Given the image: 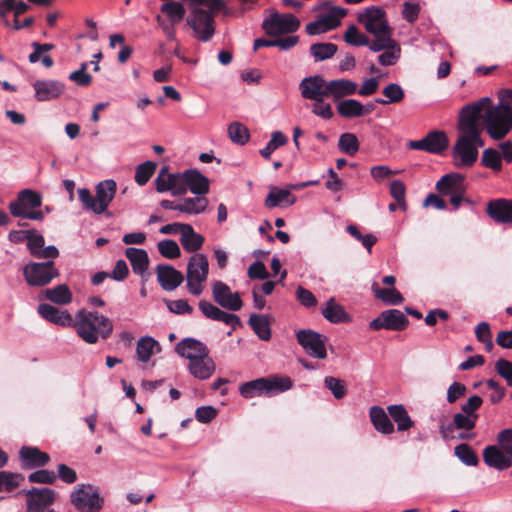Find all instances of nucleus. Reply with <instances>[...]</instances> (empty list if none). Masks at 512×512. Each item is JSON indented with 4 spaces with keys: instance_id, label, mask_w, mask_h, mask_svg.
I'll return each mask as SVG.
<instances>
[{
    "instance_id": "f257e3e1",
    "label": "nucleus",
    "mask_w": 512,
    "mask_h": 512,
    "mask_svg": "<svg viewBox=\"0 0 512 512\" xmlns=\"http://www.w3.org/2000/svg\"><path fill=\"white\" fill-rule=\"evenodd\" d=\"M487 99L469 103L461 108L458 115V136L452 148L454 165L458 168L472 167L478 160L479 148L485 145L482 138V126L479 122L480 111Z\"/></svg>"
},
{
    "instance_id": "f03ea898",
    "label": "nucleus",
    "mask_w": 512,
    "mask_h": 512,
    "mask_svg": "<svg viewBox=\"0 0 512 512\" xmlns=\"http://www.w3.org/2000/svg\"><path fill=\"white\" fill-rule=\"evenodd\" d=\"M482 99L490 101L484 104L480 111L479 122L482 131L485 130L493 140L504 139L512 130V107L504 103V98H501V102L497 105H494L489 97Z\"/></svg>"
},
{
    "instance_id": "7ed1b4c3",
    "label": "nucleus",
    "mask_w": 512,
    "mask_h": 512,
    "mask_svg": "<svg viewBox=\"0 0 512 512\" xmlns=\"http://www.w3.org/2000/svg\"><path fill=\"white\" fill-rule=\"evenodd\" d=\"M72 326L75 327L78 336L88 344H95L99 336L107 339L113 331V324L108 317L85 310L77 313Z\"/></svg>"
},
{
    "instance_id": "20e7f679",
    "label": "nucleus",
    "mask_w": 512,
    "mask_h": 512,
    "mask_svg": "<svg viewBox=\"0 0 512 512\" xmlns=\"http://www.w3.org/2000/svg\"><path fill=\"white\" fill-rule=\"evenodd\" d=\"M116 191V182L112 179H107L95 186V195L87 188H79L77 193L83 208L99 215L106 213L109 204L116 195Z\"/></svg>"
},
{
    "instance_id": "39448f33",
    "label": "nucleus",
    "mask_w": 512,
    "mask_h": 512,
    "mask_svg": "<svg viewBox=\"0 0 512 512\" xmlns=\"http://www.w3.org/2000/svg\"><path fill=\"white\" fill-rule=\"evenodd\" d=\"M293 382L289 377L271 376L262 377L240 385L239 391L244 398H253L256 396L276 395L291 389Z\"/></svg>"
},
{
    "instance_id": "423d86ee",
    "label": "nucleus",
    "mask_w": 512,
    "mask_h": 512,
    "mask_svg": "<svg viewBox=\"0 0 512 512\" xmlns=\"http://www.w3.org/2000/svg\"><path fill=\"white\" fill-rule=\"evenodd\" d=\"M42 205L41 195L31 189L21 190L17 198L9 203V211L12 216L41 221L44 213L36 210Z\"/></svg>"
},
{
    "instance_id": "0eeeda50",
    "label": "nucleus",
    "mask_w": 512,
    "mask_h": 512,
    "mask_svg": "<svg viewBox=\"0 0 512 512\" xmlns=\"http://www.w3.org/2000/svg\"><path fill=\"white\" fill-rule=\"evenodd\" d=\"M209 273V262L207 256L202 253H195L187 264V289L194 295L199 296L204 290V283Z\"/></svg>"
},
{
    "instance_id": "6e6552de",
    "label": "nucleus",
    "mask_w": 512,
    "mask_h": 512,
    "mask_svg": "<svg viewBox=\"0 0 512 512\" xmlns=\"http://www.w3.org/2000/svg\"><path fill=\"white\" fill-rule=\"evenodd\" d=\"M70 502L78 512H99L104 500L91 484H78L70 494Z\"/></svg>"
},
{
    "instance_id": "1a4fd4ad",
    "label": "nucleus",
    "mask_w": 512,
    "mask_h": 512,
    "mask_svg": "<svg viewBox=\"0 0 512 512\" xmlns=\"http://www.w3.org/2000/svg\"><path fill=\"white\" fill-rule=\"evenodd\" d=\"M23 276L29 286L43 287L59 276L53 260L31 262L23 268Z\"/></svg>"
},
{
    "instance_id": "9d476101",
    "label": "nucleus",
    "mask_w": 512,
    "mask_h": 512,
    "mask_svg": "<svg viewBox=\"0 0 512 512\" xmlns=\"http://www.w3.org/2000/svg\"><path fill=\"white\" fill-rule=\"evenodd\" d=\"M26 512H57L51 508L57 493L51 488H36L25 492Z\"/></svg>"
},
{
    "instance_id": "9b49d317",
    "label": "nucleus",
    "mask_w": 512,
    "mask_h": 512,
    "mask_svg": "<svg viewBox=\"0 0 512 512\" xmlns=\"http://www.w3.org/2000/svg\"><path fill=\"white\" fill-rule=\"evenodd\" d=\"M296 338L309 356L318 359L327 357L325 346L327 338L324 335L311 329H302L297 332Z\"/></svg>"
},
{
    "instance_id": "f8f14e48",
    "label": "nucleus",
    "mask_w": 512,
    "mask_h": 512,
    "mask_svg": "<svg viewBox=\"0 0 512 512\" xmlns=\"http://www.w3.org/2000/svg\"><path fill=\"white\" fill-rule=\"evenodd\" d=\"M187 24L195 32L196 38L201 42L209 41L214 33V17L202 8H195L192 16L187 19Z\"/></svg>"
},
{
    "instance_id": "ddd939ff",
    "label": "nucleus",
    "mask_w": 512,
    "mask_h": 512,
    "mask_svg": "<svg viewBox=\"0 0 512 512\" xmlns=\"http://www.w3.org/2000/svg\"><path fill=\"white\" fill-rule=\"evenodd\" d=\"M262 27L267 35L278 36L297 31L300 27V21L292 14L275 13L263 21Z\"/></svg>"
},
{
    "instance_id": "4468645a",
    "label": "nucleus",
    "mask_w": 512,
    "mask_h": 512,
    "mask_svg": "<svg viewBox=\"0 0 512 512\" xmlns=\"http://www.w3.org/2000/svg\"><path fill=\"white\" fill-rule=\"evenodd\" d=\"M409 325V319L403 312L397 309H389L381 312L377 318L369 323L371 330L387 329L392 331H403Z\"/></svg>"
},
{
    "instance_id": "2eb2a0df",
    "label": "nucleus",
    "mask_w": 512,
    "mask_h": 512,
    "mask_svg": "<svg viewBox=\"0 0 512 512\" xmlns=\"http://www.w3.org/2000/svg\"><path fill=\"white\" fill-rule=\"evenodd\" d=\"M357 20L370 34H378L392 29L386 19L385 11L378 6L366 8L362 13L358 14Z\"/></svg>"
},
{
    "instance_id": "dca6fc26",
    "label": "nucleus",
    "mask_w": 512,
    "mask_h": 512,
    "mask_svg": "<svg viewBox=\"0 0 512 512\" xmlns=\"http://www.w3.org/2000/svg\"><path fill=\"white\" fill-rule=\"evenodd\" d=\"M212 296L219 306L230 311H239L243 306L240 294L238 292L233 293L230 287L222 281L213 283Z\"/></svg>"
},
{
    "instance_id": "f3484780",
    "label": "nucleus",
    "mask_w": 512,
    "mask_h": 512,
    "mask_svg": "<svg viewBox=\"0 0 512 512\" xmlns=\"http://www.w3.org/2000/svg\"><path fill=\"white\" fill-rule=\"evenodd\" d=\"M327 83L322 76L315 75L304 78L300 84L299 89L301 96L308 100H319L327 98L326 88Z\"/></svg>"
},
{
    "instance_id": "a211bd4d",
    "label": "nucleus",
    "mask_w": 512,
    "mask_h": 512,
    "mask_svg": "<svg viewBox=\"0 0 512 512\" xmlns=\"http://www.w3.org/2000/svg\"><path fill=\"white\" fill-rule=\"evenodd\" d=\"M486 213L497 223H512V200L493 199L487 203Z\"/></svg>"
},
{
    "instance_id": "6ab92c4d",
    "label": "nucleus",
    "mask_w": 512,
    "mask_h": 512,
    "mask_svg": "<svg viewBox=\"0 0 512 512\" xmlns=\"http://www.w3.org/2000/svg\"><path fill=\"white\" fill-rule=\"evenodd\" d=\"M175 351L179 356L188 359V362L193 361L194 357L198 359L199 357L209 354L208 347L194 338L182 339L176 344Z\"/></svg>"
},
{
    "instance_id": "aec40b11",
    "label": "nucleus",
    "mask_w": 512,
    "mask_h": 512,
    "mask_svg": "<svg viewBox=\"0 0 512 512\" xmlns=\"http://www.w3.org/2000/svg\"><path fill=\"white\" fill-rule=\"evenodd\" d=\"M156 274L160 286L166 291L175 290L184 280L182 273L171 265H158L156 267Z\"/></svg>"
},
{
    "instance_id": "412c9836",
    "label": "nucleus",
    "mask_w": 512,
    "mask_h": 512,
    "mask_svg": "<svg viewBox=\"0 0 512 512\" xmlns=\"http://www.w3.org/2000/svg\"><path fill=\"white\" fill-rule=\"evenodd\" d=\"M358 84L349 79H334L327 83V98L331 97L335 102L341 101L344 97L352 96L357 92Z\"/></svg>"
},
{
    "instance_id": "4be33fe9",
    "label": "nucleus",
    "mask_w": 512,
    "mask_h": 512,
    "mask_svg": "<svg viewBox=\"0 0 512 512\" xmlns=\"http://www.w3.org/2000/svg\"><path fill=\"white\" fill-rule=\"evenodd\" d=\"M22 467L35 469L45 466L50 461V456L37 447L23 446L19 451Z\"/></svg>"
},
{
    "instance_id": "5701e85b",
    "label": "nucleus",
    "mask_w": 512,
    "mask_h": 512,
    "mask_svg": "<svg viewBox=\"0 0 512 512\" xmlns=\"http://www.w3.org/2000/svg\"><path fill=\"white\" fill-rule=\"evenodd\" d=\"M38 101H50L58 98L64 91V84L56 80H37L33 84Z\"/></svg>"
},
{
    "instance_id": "b1692460",
    "label": "nucleus",
    "mask_w": 512,
    "mask_h": 512,
    "mask_svg": "<svg viewBox=\"0 0 512 512\" xmlns=\"http://www.w3.org/2000/svg\"><path fill=\"white\" fill-rule=\"evenodd\" d=\"M483 460L491 468L503 471L512 467L511 459L498 445H489L483 450Z\"/></svg>"
},
{
    "instance_id": "393cba45",
    "label": "nucleus",
    "mask_w": 512,
    "mask_h": 512,
    "mask_svg": "<svg viewBox=\"0 0 512 512\" xmlns=\"http://www.w3.org/2000/svg\"><path fill=\"white\" fill-rule=\"evenodd\" d=\"M37 310L43 319L53 324L63 327H69L73 324L72 316L67 310H60L47 303L40 304Z\"/></svg>"
},
{
    "instance_id": "a878e982",
    "label": "nucleus",
    "mask_w": 512,
    "mask_h": 512,
    "mask_svg": "<svg viewBox=\"0 0 512 512\" xmlns=\"http://www.w3.org/2000/svg\"><path fill=\"white\" fill-rule=\"evenodd\" d=\"M187 369L189 373L196 379L206 380L209 379L215 372L216 365L214 360L207 354L193 361L188 362Z\"/></svg>"
},
{
    "instance_id": "bb28decb",
    "label": "nucleus",
    "mask_w": 512,
    "mask_h": 512,
    "mask_svg": "<svg viewBox=\"0 0 512 512\" xmlns=\"http://www.w3.org/2000/svg\"><path fill=\"white\" fill-rule=\"evenodd\" d=\"M464 179L459 173H449L437 181L435 188L441 196L449 197L465 188Z\"/></svg>"
},
{
    "instance_id": "cd10ccee",
    "label": "nucleus",
    "mask_w": 512,
    "mask_h": 512,
    "mask_svg": "<svg viewBox=\"0 0 512 512\" xmlns=\"http://www.w3.org/2000/svg\"><path fill=\"white\" fill-rule=\"evenodd\" d=\"M296 202V197L290 192V189H281L271 187L268 195L264 200V205L268 209L278 206L288 207Z\"/></svg>"
},
{
    "instance_id": "c85d7f7f",
    "label": "nucleus",
    "mask_w": 512,
    "mask_h": 512,
    "mask_svg": "<svg viewBox=\"0 0 512 512\" xmlns=\"http://www.w3.org/2000/svg\"><path fill=\"white\" fill-rule=\"evenodd\" d=\"M370 420L374 428L382 434H392L395 429L388 414L380 406H372L369 410Z\"/></svg>"
},
{
    "instance_id": "c756f323",
    "label": "nucleus",
    "mask_w": 512,
    "mask_h": 512,
    "mask_svg": "<svg viewBox=\"0 0 512 512\" xmlns=\"http://www.w3.org/2000/svg\"><path fill=\"white\" fill-rule=\"evenodd\" d=\"M188 180V190L191 193L205 197V195L210 190V181L197 169H188V176L186 177Z\"/></svg>"
},
{
    "instance_id": "7c9ffc66",
    "label": "nucleus",
    "mask_w": 512,
    "mask_h": 512,
    "mask_svg": "<svg viewBox=\"0 0 512 512\" xmlns=\"http://www.w3.org/2000/svg\"><path fill=\"white\" fill-rule=\"evenodd\" d=\"M125 256L130 261L135 274L143 276L149 266V256L146 250L140 248H127Z\"/></svg>"
},
{
    "instance_id": "2f4dec72",
    "label": "nucleus",
    "mask_w": 512,
    "mask_h": 512,
    "mask_svg": "<svg viewBox=\"0 0 512 512\" xmlns=\"http://www.w3.org/2000/svg\"><path fill=\"white\" fill-rule=\"evenodd\" d=\"M387 411L392 420L397 424L398 431L404 432L414 426V421L402 404L389 405Z\"/></svg>"
},
{
    "instance_id": "473e14b6",
    "label": "nucleus",
    "mask_w": 512,
    "mask_h": 512,
    "mask_svg": "<svg viewBox=\"0 0 512 512\" xmlns=\"http://www.w3.org/2000/svg\"><path fill=\"white\" fill-rule=\"evenodd\" d=\"M180 242L185 251L195 253L202 248L204 237L196 233L190 224H186L181 234Z\"/></svg>"
},
{
    "instance_id": "72a5a7b5",
    "label": "nucleus",
    "mask_w": 512,
    "mask_h": 512,
    "mask_svg": "<svg viewBox=\"0 0 512 512\" xmlns=\"http://www.w3.org/2000/svg\"><path fill=\"white\" fill-rule=\"evenodd\" d=\"M427 152L441 154L449 146V139L444 131L434 130L425 136Z\"/></svg>"
},
{
    "instance_id": "f704fd0d",
    "label": "nucleus",
    "mask_w": 512,
    "mask_h": 512,
    "mask_svg": "<svg viewBox=\"0 0 512 512\" xmlns=\"http://www.w3.org/2000/svg\"><path fill=\"white\" fill-rule=\"evenodd\" d=\"M248 324L259 339L263 341H269L271 339L270 321L267 315L251 314Z\"/></svg>"
},
{
    "instance_id": "c9c22d12",
    "label": "nucleus",
    "mask_w": 512,
    "mask_h": 512,
    "mask_svg": "<svg viewBox=\"0 0 512 512\" xmlns=\"http://www.w3.org/2000/svg\"><path fill=\"white\" fill-rule=\"evenodd\" d=\"M322 315L331 323H345L350 320L349 315L333 297L326 302V306L322 309Z\"/></svg>"
},
{
    "instance_id": "e433bc0d",
    "label": "nucleus",
    "mask_w": 512,
    "mask_h": 512,
    "mask_svg": "<svg viewBox=\"0 0 512 512\" xmlns=\"http://www.w3.org/2000/svg\"><path fill=\"white\" fill-rule=\"evenodd\" d=\"M208 203L209 201L206 197H186L179 201L180 212L189 215H198L206 210Z\"/></svg>"
},
{
    "instance_id": "4c0bfd02",
    "label": "nucleus",
    "mask_w": 512,
    "mask_h": 512,
    "mask_svg": "<svg viewBox=\"0 0 512 512\" xmlns=\"http://www.w3.org/2000/svg\"><path fill=\"white\" fill-rule=\"evenodd\" d=\"M44 295L46 299L58 305H66L72 301L71 291L66 284H60L54 288L46 289Z\"/></svg>"
},
{
    "instance_id": "58836bf2",
    "label": "nucleus",
    "mask_w": 512,
    "mask_h": 512,
    "mask_svg": "<svg viewBox=\"0 0 512 512\" xmlns=\"http://www.w3.org/2000/svg\"><path fill=\"white\" fill-rule=\"evenodd\" d=\"M372 291L376 298L386 304L399 305L404 301L402 294L395 288H380L377 283H373Z\"/></svg>"
},
{
    "instance_id": "ea45409f",
    "label": "nucleus",
    "mask_w": 512,
    "mask_h": 512,
    "mask_svg": "<svg viewBox=\"0 0 512 512\" xmlns=\"http://www.w3.org/2000/svg\"><path fill=\"white\" fill-rule=\"evenodd\" d=\"M393 29L387 30L386 32H380L378 34H373L375 39L370 40L369 43L365 46H368L370 50L374 52H379L382 50H387L391 47H395L398 43L396 40L392 38Z\"/></svg>"
},
{
    "instance_id": "a19ab883",
    "label": "nucleus",
    "mask_w": 512,
    "mask_h": 512,
    "mask_svg": "<svg viewBox=\"0 0 512 512\" xmlns=\"http://www.w3.org/2000/svg\"><path fill=\"white\" fill-rule=\"evenodd\" d=\"M337 113L343 118L361 117L362 103L356 99H344L336 105Z\"/></svg>"
},
{
    "instance_id": "79ce46f5",
    "label": "nucleus",
    "mask_w": 512,
    "mask_h": 512,
    "mask_svg": "<svg viewBox=\"0 0 512 512\" xmlns=\"http://www.w3.org/2000/svg\"><path fill=\"white\" fill-rule=\"evenodd\" d=\"M160 349L159 343L150 336H144L137 342V358L141 362H147L151 358L154 348Z\"/></svg>"
},
{
    "instance_id": "37998d69",
    "label": "nucleus",
    "mask_w": 512,
    "mask_h": 512,
    "mask_svg": "<svg viewBox=\"0 0 512 512\" xmlns=\"http://www.w3.org/2000/svg\"><path fill=\"white\" fill-rule=\"evenodd\" d=\"M337 45L334 43H315L310 46V53L316 62L332 58L337 52Z\"/></svg>"
},
{
    "instance_id": "c03bdc74",
    "label": "nucleus",
    "mask_w": 512,
    "mask_h": 512,
    "mask_svg": "<svg viewBox=\"0 0 512 512\" xmlns=\"http://www.w3.org/2000/svg\"><path fill=\"white\" fill-rule=\"evenodd\" d=\"M24 476L10 471H0V492H12L18 488Z\"/></svg>"
},
{
    "instance_id": "a18cd8bd",
    "label": "nucleus",
    "mask_w": 512,
    "mask_h": 512,
    "mask_svg": "<svg viewBox=\"0 0 512 512\" xmlns=\"http://www.w3.org/2000/svg\"><path fill=\"white\" fill-rule=\"evenodd\" d=\"M162 13H165L172 22V25L181 22L185 16L186 10L180 2H166L160 8Z\"/></svg>"
},
{
    "instance_id": "49530a36",
    "label": "nucleus",
    "mask_w": 512,
    "mask_h": 512,
    "mask_svg": "<svg viewBox=\"0 0 512 512\" xmlns=\"http://www.w3.org/2000/svg\"><path fill=\"white\" fill-rule=\"evenodd\" d=\"M481 165L492 169L495 172L502 170V156L494 148H487L482 152Z\"/></svg>"
},
{
    "instance_id": "de8ad7c7",
    "label": "nucleus",
    "mask_w": 512,
    "mask_h": 512,
    "mask_svg": "<svg viewBox=\"0 0 512 512\" xmlns=\"http://www.w3.org/2000/svg\"><path fill=\"white\" fill-rule=\"evenodd\" d=\"M383 95L388 98V100H384L381 98H377L375 103L378 104H389V103H399L404 99V91L399 84L391 83L388 84L382 91Z\"/></svg>"
},
{
    "instance_id": "09e8293b",
    "label": "nucleus",
    "mask_w": 512,
    "mask_h": 512,
    "mask_svg": "<svg viewBox=\"0 0 512 512\" xmlns=\"http://www.w3.org/2000/svg\"><path fill=\"white\" fill-rule=\"evenodd\" d=\"M228 136L233 143L244 145L248 142L250 134L245 125L239 122H232L228 127Z\"/></svg>"
},
{
    "instance_id": "8fccbe9b",
    "label": "nucleus",
    "mask_w": 512,
    "mask_h": 512,
    "mask_svg": "<svg viewBox=\"0 0 512 512\" xmlns=\"http://www.w3.org/2000/svg\"><path fill=\"white\" fill-rule=\"evenodd\" d=\"M338 147L343 153L353 156L359 151L360 144L355 134L347 132L340 135Z\"/></svg>"
},
{
    "instance_id": "3c124183",
    "label": "nucleus",
    "mask_w": 512,
    "mask_h": 512,
    "mask_svg": "<svg viewBox=\"0 0 512 512\" xmlns=\"http://www.w3.org/2000/svg\"><path fill=\"white\" fill-rule=\"evenodd\" d=\"M455 455L458 459L468 466H476L479 463V458L473 448L466 444L462 443L455 447L454 449Z\"/></svg>"
},
{
    "instance_id": "603ef678",
    "label": "nucleus",
    "mask_w": 512,
    "mask_h": 512,
    "mask_svg": "<svg viewBox=\"0 0 512 512\" xmlns=\"http://www.w3.org/2000/svg\"><path fill=\"white\" fill-rule=\"evenodd\" d=\"M157 164L153 161H146L137 166L135 171V182L139 186H144L153 176Z\"/></svg>"
},
{
    "instance_id": "864d4df0",
    "label": "nucleus",
    "mask_w": 512,
    "mask_h": 512,
    "mask_svg": "<svg viewBox=\"0 0 512 512\" xmlns=\"http://www.w3.org/2000/svg\"><path fill=\"white\" fill-rule=\"evenodd\" d=\"M287 137L281 131H275L271 135L270 141L267 145L260 150V154L263 158L269 159L271 154L279 147L284 146L287 143Z\"/></svg>"
},
{
    "instance_id": "5fc2aeb1",
    "label": "nucleus",
    "mask_w": 512,
    "mask_h": 512,
    "mask_svg": "<svg viewBox=\"0 0 512 512\" xmlns=\"http://www.w3.org/2000/svg\"><path fill=\"white\" fill-rule=\"evenodd\" d=\"M324 385L326 389L331 391L336 399H342L347 394L345 382L333 376H326L324 379Z\"/></svg>"
},
{
    "instance_id": "6e6d98bb",
    "label": "nucleus",
    "mask_w": 512,
    "mask_h": 512,
    "mask_svg": "<svg viewBox=\"0 0 512 512\" xmlns=\"http://www.w3.org/2000/svg\"><path fill=\"white\" fill-rule=\"evenodd\" d=\"M346 231L356 240L360 241L362 245L371 253L372 247L377 242V237L373 234L363 235L356 225H348Z\"/></svg>"
},
{
    "instance_id": "4d7b16f0",
    "label": "nucleus",
    "mask_w": 512,
    "mask_h": 512,
    "mask_svg": "<svg viewBox=\"0 0 512 512\" xmlns=\"http://www.w3.org/2000/svg\"><path fill=\"white\" fill-rule=\"evenodd\" d=\"M198 306L206 318L215 321H223L226 312L221 310L219 307L206 300H200Z\"/></svg>"
},
{
    "instance_id": "13d9d810",
    "label": "nucleus",
    "mask_w": 512,
    "mask_h": 512,
    "mask_svg": "<svg viewBox=\"0 0 512 512\" xmlns=\"http://www.w3.org/2000/svg\"><path fill=\"white\" fill-rule=\"evenodd\" d=\"M188 176V170L184 172H178L171 174L173 187H172V195L173 196H183L188 191V180H186Z\"/></svg>"
},
{
    "instance_id": "bf43d9fd",
    "label": "nucleus",
    "mask_w": 512,
    "mask_h": 512,
    "mask_svg": "<svg viewBox=\"0 0 512 512\" xmlns=\"http://www.w3.org/2000/svg\"><path fill=\"white\" fill-rule=\"evenodd\" d=\"M477 420L478 416H470L464 412L456 413L453 416V427L457 430L470 431L475 428Z\"/></svg>"
},
{
    "instance_id": "052dcab7",
    "label": "nucleus",
    "mask_w": 512,
    "mask_h": 512,
    "mask_svg": "<svg viewBox=\"0 0 512 512\" xmlns=\"http://www.w3.org/2000/svg\"><path fill=\"white\" fill-rule=\"evenodd\" d=\"M159 253L167 259H176L181 255V250L174 240H163L157 245Z\"/></svg>"
},
{
    "instance_id": "680f3d73",
    "label": "nucleus",
    "mask_w": 512,
    "mask_h": 512,
    "mask_svg": "<svg viewBox=\"0 0 512 512\" xmlns=\"http://www.w3.org/2000/svg\"><path fill=\"white\" fill-rule=\"evenodd\" d=\"M346 16V10L340 7H332L330 11L322 16V20L328 30L337 28L340 25V20Z\"/></svg>"
},
{
    "instance_id": "e2e57ef3",
    "label": "nucleus",
    "mask_w": 512,
    "mask_h": 512,
    "mask_svg": "<svg viewBox=\"0 0 512 512\" xmlns=\"http://www.w3.org/2000/svg\"><path fill=\"white\" fill-rule=\"evenodd\" d=\"M390 194L396 200L397 204L402 210H406V188L402 181L394 180L390 184Z\"/></svg>"
},
{
    "instance_id": "0e129e2a",
    "label": "nucleus",
    "mask_w": 512,
    "mask_h": 512,
    "mask_svg": "<svg viewBox=\"0 0 512 512\" xmlns=\"http://www.w3.org/2000/svg\"><path fill=\"white\" fill-rule=\"evenodd\" d=\"M344 40L354 46H365L369 43V38L365 34L360 33L358 28L354 25L348 27L344 35Z\"/></svg>"
},
{
    "instance_id": "69168bd1",
    "label": "nucleus",
    "mask_w": 512,
    "mask_h": 512,
    "mask_svg": "<svg viewBox=\"0 0 512 512\" xmlns=\"http://www.w3.org/2000/svg\"><path fill=\"white\" fill-rule=\"evenodd\" d=\"M401 55V48L399 44L395 45V47H391L385 50L382 54L378 56V61L383 66H391L394 65Z\"/></svg>"
},
{
    "instance_id": "338daca9",
    "label": "nucleus",
    "mask_w": 512,
    "mask_h": 512,
    "mask_svg": "<svg viewBox=\"0 0 512 512\" xmlns=\"http://www.w3.org/2000/svg\"><path fill=\"white\" fill-rule=\"evenodd\" d=\"M498 445L512 461V428L504 429L497 435Z\"/></svg>"
},
{
    "instance_id": "774afa93",
    "label": "nucleus",
    "mask_w": 512,
    "mask_h": 512,
    "mask_svg": "<svg viewBox=\"0 0 512 512\" xmlns=\"http://www.w3.org/2000/svg\"><path fill=\"white\" fill-rule=\"evenodd\" d=\"M495 370L499 376L506 380L507 385L512 387V362L500 358L495 363Z\"/></svg>"
}]
</instances>
